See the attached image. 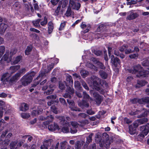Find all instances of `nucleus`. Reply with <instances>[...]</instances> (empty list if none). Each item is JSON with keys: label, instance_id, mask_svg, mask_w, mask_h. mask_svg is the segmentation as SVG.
<instances>
[{"label": "nucleus", "instance_id": "obj_7", "mask_svg": "<svg viewBox=\"0 0 149 149\" xmlns=\"http://www.w3.org/2000/svg\"><path fill=\"white\" fill-rule=\"evenodd\" d=\"M90 92L91 93H93V96L95 98L97 104H100L102 101V97L97 93L94 92L93 91H91Z\"/></svg>", "mask_w": 149, "mask_h": 149}, {"label": "nucleus", "instance_id": "obj_53", "mask_svg": "<svg viewBox=\"0 0 149 149\" xmlns=\"http://www.w3.org/2000/svg\"><path fill=\"white\" fill-rule=\"evenodd\" d=\"M47 19L45 17L44 20L41 22L40 24L42 26H44L47 24Z\"/></svg>", "mask_w": 149, "mask_h": 149}, {"label": "nucleus", "instance_id": "obj_21", "mask_svg": "<svg viewBox=\"0 0 149 149\" xmlns=\"http://www.w3.org/2000/svg\"><path fill=\"white\" fill-rule=\"evenodd\" d=\"M10 76V74L8 73H6L3 74L1 77V80L3 82L8 81Z\"/></svg>", "mask_w": 149, "mask_h": 149}, {"label": "nucleus", "instance_id": "obj_38", "mask_svg": "<svg viewBox=\"0 0 149 149\" xmlns=\"http://www.w3.org/2000/svg\"><path fill=\"white\" fill-rule=\"evenodd\" d=\"M32 48V47L31 45L27 46L25 51V54L26 55H28L29 54L30 52L31 51Z\"/></svg>", "mask_w": 149, "mask_h": 149}, {"label": "nucleus", "instance_id": "obj_48", "mask_svg": "<svg viewBox=\"0 0 149 149\" xmlns=\"http://www.w3.org/2000/svg\"><path fill=\"white\" fill-rule=\"evenodd\" d=\"M67 142L66 141H63L60 143L61 149H65V146L66 145Z\"/></svg>", "mask_w": 149, "mask_h": 149}, {"label": "nucleus", "instance_id": "obj_8", "mask_svg": "<svg viewBox=\"0 0 149 149\" xmlns=\"http://www.w3.org/2000/svg\"><path fill=\"white\" fill-rule=\"evenodd\" d=\"M112 142V140L111 139H108L104 140L102 141H101L100 143V146L102 148L104 146L107 148L109 147L111 143Z\"/></svg>", "mask_w": 149, "mask_h": 149}, {"label": "nucleus", "instance_id": "obj_46", "mask_svg": "<svg viewBox=\"0 0 149 149\" xmlns=\"http://www.w3.org/2000/svg\"><path fill=\"white\" fill-rule=\"evenodd\" d=\"M72 14L71 9L70 8H68L66 12L65 15L67 16L68 17L70 16Z\"/></svg>", "mask_w": 149, "mask_h": 149}, {"label": "nucleus", "instance_id": "obj_4", "mask_svg": "<svg viewBox=\"0 0 149 149\" xmlns=\"http://www.w3.org/2000/svg\"><path fill=\"white\" fill-rule=\"evenodd\" d=\"M140 130L141 132L139 136L141 138H143L149 132V124L147 123L145 125L141 126Z\"/></svg>", "mask_w": 149, "mask_h": 149}, {"label": "nucleus", "instance_id": "obj_10", "mask_svg": "<svg viewBox=\"0 0 149 149\" xmlns=\"http://www.w3.org/2000/svg\"><path fill=\"white\" fill-rule=\"evenodd\" d=\"M67 101L70 105V108L71 110L75 111H80V109L75 106L74 103L73 101L67 99Z\"/></svg>", "mask_w": 149, "mask_h": 149}, {"label": "nucleus", "instance_id": "obj_58", "mask_svg": "<svg viewBox=\"0 0 149 149\" xmlns=\"http://www.w3.org/2000/svg\"><path fill=\"white\" fill-rule=\"evenodd\" d=\"M71 124L72 126L74 128L78 127L79 125L76 122H72L71 123Z\"/></svg>", "mask_w": 149, "mask_h": 149}, {"label": "nucleus", "instance_id": "obj_17", "mask_svg": "<svg viewBox=\"0 0 149 149\" xmlns=\"http://www.w3.org/2000/svg\"><path fill=\"white\" fill-rule=\"evenodd\" d=\"M56 95H49L47 96V99L51 100L50 101L47 102V104L48 106H51L53 103L54 100L56 99Z\"/></svg>", "mask_w": 149, "mask_h": 149}, {"label": "nucleus", "instance_id": "obj_32", "mask_svg": "<svg viewBox=\"0 0 149 149\" xmlns=\"http://www.w3.org/2000/svg\"><path fill=\"white\" fill-rule=\"evenodd\" d=\"M83 97L84 98L87 99L89 101H91L93 100V99L90 97L89 95L85 92H83Z\"/></svg>", "mask_w": 149, "mask_h": 149}, {"label": "nucleus", "instance_id": "obj_33", "mask_svg": "<svg viewBox=\"0 0 149 149\" xmlns=\"http://www.w3.org/2000/svg\"><path fill=\"white\" fill-rule=\"evenodd\" d=\"M107 48L108 54L109 56H110L111 54H113V51H114V50H115V49L112 45H110L109 46L107 47Z\"/></svg>", "mask_w": 149, "mask_h": 149}, {"label": "nucleus", "instance_id": "obj_61", "mask_svg": "<svg viewBox=\"0 0 149 149\" xmlns=\"http://www.w3.org/2000/svg\"><path fill=\"white\" fill-rule=\"evenodd\" d=\"M68 92L70 94H72L74 93V90L73 88H72L70 87H69L68 88Z\"/></svg>", "mask_w": 149, "mask_h": 149}, {"label": "nucleus", "instance_id": "obj_55", "mask_svg": "<svg viewBox=\"0 0 149 149\" xmlns=\"http://www.w3.org/2000/svg\"><path fill=\"white\" fill-rule=\"evenodd\" d=\"M142 65L144 66H149V61L146 60L143 61L142 63Z\"/></svg>", "mask_w": 149, "mask_h": 149}, {"label": "nucleus", "instance_id": "obj_50", "mask_svg": "<svg viewBox=\"0 0 149 149\" xmlns=\"http://www.w3.org/2000/svg\"><path fill=\"white\" fill-rule=\"evenodd\" d=\"M51 111L55 113L56 114L58 113V111L56 108L55 106H53L51 107Z\"/></svg>", "mask_w": 149, "mask_h": 149}, {"label": "nucleus", "instance_id": "obj_42", "mask_svg": "<svg viewBox=\"0 0 149 149\" xmlns=\"http://www.w3.org/2000/svg\"><path fill=\"white\" fill-rule=\"evenodd\" d=\"M5 48L3 46H1L0 47V58L3 54Z\"/></svg>", "mask_w": 149, "mask_h": 149}, {"label": "nucleus", "instance_id": "obj_27", "mask_svg": "<svg viewBox=\"0 0 149 149\" xmlns=\"http://www.w3.org/2000/svg\"><path fill=\"white\" fill-rule=\"evenodd\" d=\"M20 68L19 65H15L12 66L10 67V70H11V74L16 71Z\"/></svg>", "mask_w": 149, "mask_h": 149}, {"label": "nucleus", "instance_id": "obj_45", "mask_svg": "<svg viewBox=\"0 0 149 149\" xmlns=\"http://www.w3.org/2000/svg\"><path fill=\"white\" fill-rule=\"evenodd\" d=\"M61 7V6L60 5H59L57 7L56 9L55 10L54 13L55 16H58V15Z\"/></svg>", "mask_w": 149, "mask_h": 149}, {"label": "nucleus", "instance_id": "obj_56", "mask_svg": "<svg viewBox=\"0 0 149 149\" xmlns=\"http://www.w3.org/2000/svg\"><path fill=\"white\" fill-rule=\"evenodd\" d=\"M81 83L82 84L83 86V87L86 90H89V88L87 86V84L85 83V82L84 81H81Z\"/></svg>", "mask_w": 149, "mask_h": 149}, {"label": "nucleus", "instance_id": "obj_26", "mask_svg": "<svg viewBox=\"0 0 149 149\" xmlns=\"http://www.w3.org/2000/svg\"><path fill=\"white\" fill-rule=\"evenodd\" d=\"M136 128L134 127L132 125L129 126V132L131 135H133L135 133Z\"/></svg>", "mask_w": 149, "mask_h": 149}, {"label": "nucleus", "instance_id": "obj_49", "mask_svg": "<svg viewBox=\"0 0 149 149\" xmlns=\"http://www.w3.org/2000/svg\"><path fill=\"white\" fill-rule=\"evenodd\" d=\"M140 99H139L137 98H135L131 100V102L133 104L136 103L138 102L139 104H140L139 100Z\"/></svg>", "mask_w": 149, "mask_h": 149}, {"label": "nucleus", "instance_id": "obj_40", "mask_svg": "<svg viewBox=\"0 0 149 149\" xmlns=\"http://www.w3.org/2000/svg\"><path fill=\"white\" fill-rule=\"evenodd\" d=\"M100 74L101 77L104 79H106L107 77V74L103 71H101L100 72Z\"/></svg>", "mask_w": 149, "mask_h": 149}, {"label": "nucleus", "instance_id": "obj_59", "mask_svg": "<svg viewBox=\"0 0 149 149\" xmlns=\"http://www.w3.org/2000/svg\"><path fill=\"white\" fill-rule=\"evenodd\" d=\"M133 126L136 128L139 125H140L139 122H138V120L135 121L132 125Z\"/></svg>", "mask_w": 149, "mask_h": 149}, {"label": "nucleus", "instance_id": "obj_19", "mask_svg": "<svg viewBox=\"0 0 149 149\" xmlns=\"http://www.w3.org/2000/svg\"><path fill=\"white\" fill-rule=\"evenodd\" d=\"M7 25L3 23H1L0 24V33L3 34L7 28Z\"/></svg>", "mask_w": 149, "mask_h": 149}, {"label": "nucleus", "instance_id": "obj_11", "mask_svg": "<svg viewBox=\"0 0 149 149\" xmlns=\"http://www.w3.org/2000/svg\"><path fill=\"white\" fill-rule=\"evenodd\" d=\"M81 28L84 30L81 31V32L84 33H86L88 32L91 28V26L89 24H86V23L84 22H82L81 25Z\"/></svg>", "mask_w": 149, "mask_h": 149}, {"label": "nucleus", "instance_id": "obj_23", "mask_svg": "<svg viewBox=\"0 0 149 149\" xmlns=\"http://www.w3.org/2000/svg\"><path fill=\"white\" fill-rule=\"evenodd\" d=\"M45 73L46 71H45V70H44V71L41 70L39 75L37 77L36 79L38 80L39 79H43L46 76Z\"/></svg>", "mask_w": 149, "mask_h": 149}, {"label": "nucleus", "instance_id": "obj_28", "mask_svg": "<svg viewBox=\"0 0 149 149\" xmlns=\"http://www.w3.org/2000/svg\"><path fill=\"white\" fill-rule=\"evenodd\" d=\"M5 104L4 102L3 101H0V109L4 110V111H6V114H8L9 113L8 111H6V107L4 106Z\"/></svg>", "mask_w": 149, "mask_h": 149}, {"label": "nucleus", "instance_id": "obj_39", "mask_svg": "<svg viewBox=\"0 0 149 149\" xmlns=\"http://www.w3.org/2000/svg\"><path fill=\"white\" fill-rule=\"evenodd\" d=\"M80 73L81 75L84 78L86 77L88 74V72H87L86 70H81L80 72Z\"/></svg>", "mask_w": 149, "mask_h": 149}, {"label": "nucleus", "instance_id": "obj_43", "mask_svg": "<svg viewBox=\"0 0 149 149\" xmlns=\"http://www.w3.org/2000/svg\"><path fill=\"white\" fill-rule=\"evenodd\" d=\"M8 54L7 52H6V53L3 56L2 58L4 60V61H6L8 59V60L9 61H11V58H8Z\"/></svg>", "mask_w": 149, "mask_h": 149}, {"label": "nucleus", "instance_id": "obj_25", "mask_svg": "<svg viewBox=\"0 0 149 149\" xmlns=\"http://www.w3.org/2000/svg\"><path fill=\"white\" fill-rule=\"evenodd\" d=\"M146 84L147 82L145 81H138L137 84L136 85V87L139 88L141 86L145 85Z\"/></svg>", "mask_w": 149, "mask_h": 149}, {"label": "nucleus", "instance_id": "obj_3", "mask_svg": "<svg viewBox=\"0 0 149 149\" xmlns=\"http://www.w3.org/2000/svg\"><path fill=\"white\" fill-rule=\"evenodd\" d=\"M57 118L60 120L61 124H63L64 125L62 128H60L61 130L64 133H68L70 131V125L65 120V118L63 116H58Z\"/></svg>", "mask_w": 149, "mask_h": 149}, {"label": "nucleus", "instance_id": "obj_35", "mask_svg": "<svg viewBox=\"0 0 149 149\" xmlns=\"http://www.w3.org/2000/svg\"><path fill=\"white\" fill-rule=\"evenodd\" d=\"M41 20V19H39L36 21H32V23L33 25L35 27H40L39 23Z\"/></svg>", "mask_w": 149, "mask_h": 149}, {"label": "nucleus", "instance_id": "obj_14", "mask_svg": "<svg viewBox=\"0 0 149 149\" xmlns=\"http://www.w3.org/2000/svg\"><path fill=\"white\" fill-rule=\"evenodd\" d=\"M111 63L115 67L118 66V65H120V60L117 58H115L113 55L111 56Z\"/></svg>", "mask_w": 149, "mask_h": 149}, {"label": "nucleus", "instance_id": "obj_54", "mask_svg": "<svg viewBox=\"0 0 149 149\" xmlns=\"http://www.w3.org/2000/svg\"><path fill=\"white\" fill-rule=\"evenodd\" d=\"M96 64L99 67L102 69H104V68L103 64L99 61H98Z\"/></svg>", "mask_w": 149, "mask_h": 149}, {"label": "nucleus", "instance_id": "obj_34", "mask_svg": "<svg viewBox=\"0 0 149 149\" xmlns=\"http://www.w3.org/2000/svg\"><path fill=\"white\" fill-rule=\"evenodd\" d=\"M66 80L68 82L70 86H71L72 85L73 81L71 76L70 75L68 76L67 77Z\"/></svg>", "mask_w": 149, "mask_h": 149}, {"label": "nucleus", "instance_id": "obj_1", "mask_svg": "<svg viewBox=\"0 0 149 149\" xmlns=\"http://www.w3.org/2000/svg\"><path fill=\"white\" fill-rule=\"evenodd\" d=\"M129 72L132 74H136L138 77H145L148 74L149 75V71L142 70L139 65L134 66L129 70Z\"/></svg>", "mask_w": 149, "mask_h": 149}, {"label": "nucleus", "instance_id": "obj_20", "mask_svg": "<svg viewBox=\"0 0 149 149\" xmlns=\"http://www.w3.org/2000/svg\"><path fill=\"white\" fill-rule=\"evenodd\" d=\"M78 105L82 109H84L85 107H88L89 106V104L84 101L79 102Z\"/></svg>", "mask_w": 149, "mask_h": 149}, {"label": "nucleus", "instance_id": "obj_44", "mask_svg": "<svg viewBox=\"0 0 149 149\" xmlns=\"http://www.w3.org/2000/svg\"><path fill=\"white\" fill-rule=\"evenodd\" d=\"M86 66L90 68L95 69V70L96 71L97 70L96 67L93 65L91 63H87L86 64Z\"/></svg>", "mask_w": 149, "mask_h": 149}, {"label": "nucleus", "instance_id": "obj_15", "mask_svg": "<svg viewBox=\"0 0 149 149\" xmlns=\"http://www.w3.org/2000/svg\"><path fill=\"white\" fill-rule=\"evenodd\" d=\"M143 111L144 112V113H143L142 115L139 116H138L137 117H140L142 116H145L147 115L148 113H149V111H145L144 109H143V110L141 111L139 110H137L134 112H132L131 113H130V114L132 115H136V114H139L141 113H142Z\"/></svg>", "mask_w": 149, "mask_h": 149}, {"label": "nucleus", "instance_id": "obj_24", "mask_svg": "<svg viewBox=\"0 0 149 149\" xmlns=\"http://www.w3.org/2000/svg\"><path fill=\"white\" fill-rule=\"evenodd\" d=\"M29 108L28 106L25 103H24L21 104L20 107V109L22 111H25Z\"/></svg>", "mask_w": 149, "mask_h": 149}, {"label": "nucleus", "instance_id": "obj_13", "mask_svg": "<svg viewBox=\"0 0 149 149\" xmlns=\"http://www.w3.org/2000/svg\"><path fill=\"white\" fill-rule=\"evenodd\" d=\"M39 119L40 120H47V121L44 122L43 123L45 125H47L49 123V122H52L53 121V117L52 115H50V116H47L46 118L43 116H40Z\"/></svg>", "mask_w": 149, "mask_h": 149}, {"label": "nucleus", "instance_id": "obj_63", "mask_svg": "<svg viewBox=\"0 0 149 149\" xmlns=\"http://www.w3.org/2000/svg\"><path fill=\"white\" fill-rule=\"evenodd\" d=\"M59 101L63 105H66V104L64 98H59Z\"/></svg>", "mask_w": 149, "mask_h": 149}, {"label": "nucleus", "instance_id": "obj_16", "mask_svg": "<svg viewBox=\"0 0 149 149\" xmlns=\"http://www.w3.org/2000/svg\"><path fill=\"white\" fill-rule=\"evenodd\" d=\"M53 85H50L49 86V87H48L47 86H44L42 88L43 90H45L47 89L48 88L47 91L44 92V93H46L47 95H49L53 92L54 89L53 88Z\"/></svg>", "mask_w": 149, "mask_h": 149}, {"label": "nucleus", "instance_id": "obj_18", "mask_svg": "<svg viewBox=\"0 0 149 149\" xmlns=\"http://www.w3.org/2000/svg\"><path fill=\"white\" fill-rule=\"evenodd\" d=\"M48 129L51 131H53L56 129L60 130L59 127L57 124L54 123L53 124L50 125L48 126Z\"/></svg>", "mask_w": 149, "mask_h": 149}, {"label": "nucleus", "instance_id": "obj_30", "mask_svg": "<svg viewBox=\"0 0 149 149\" xmlns=\"http://www.w3.org/2000/svg\"><path fill=\"white\" fill-rule=\"evenodd\" d=\"M53 141V140L51 139H49L47 140H45L43 143L47 147L50 146L51 144V143Z\"/></svg>", "mask_w": 149, "mask_h": 149}, {"label": "nucleus", "instance_id": "obj_47", "mask_svg": "<svg viewBox=\"0 0 149 149\" xmlns=\"http://www.w3.org/2000/svg\"><path fill=\"white\" fill-rule=\"evenodd\" d=\"M74 84L75 88L79 89H80V84L79 81H75Z\"/></svg>", "mask_w": 149, "mask_h": 149}, {"label": "nucleus", "instance_id": "obj_9", "mask_svg": "<svg viewBox=\"0 0 149 149\" xmlns=\"http://www.w3.org/2000/svg\"><path fill=\"white\" fill-rule=\"evenodd\" d=\"M128 14L126 19L130 20L134 19L139 16L137 13L134 12L132 10L129 12Z\"/></svg>", "mask_w": 149, "mask_h": 149}, {"label": "nucleus", "instance_id": "obj_36", "mask_svg": "<svg viewBox=\"0 0 149 149\" xmlns=\"http://www.w3.org/2000/svg\"><path fill=\"white\" fill-rule=\"evenodd\" d=\"M93 135V134L92 133L90 134L89 136L87 137V140L86 141V145H88L92 140V137Z\"/></svg>", "mask_w": 149, "mask_h": 149}, {"label": "nucleus", "instance_id": "obj_51", "mask_svg": "<svg viewBox=\"0 0 149 149\" xmlns=\"http://www.w3.org/2000/svg\"><path fill=\"white\" fill-rule=\"evenodd\" d=\"M21 117L23 118H28L30 116V115L29 113H23L21 114Z\"/></svg>", "mask_w": 149, "mask_h": 149}, {"label": "nucleus", "instance_id": "obj_64", "mask_svg": "<svg viewBox=\"0 0 149 149\" xmlns=\"http://www.w3.org/2000/svg\"><path fill=\"white\" fill-rule=\"evenodd\" d=\"M59 1V0H51L50 1L53 5L55 6L58 3Z\"/></svg>", "mask_w": 149, "mask_h": 149}, {"label": "nucleus", "instance_id": "obj_37", "mask_svg": "<svg viewBox=\"0 0 149 149\" xmlns=\"http://www.w3.org/2000/svg\"><path fill=\"white\" fill-rule=\"evenodd\" d=\"M65 85H67L65 82V81L63 82L60 81L59 83V88L61 89H63L65 88Z\"/></svg>", "mask_w": 149, "mask_h": 149}, {"label": "nucleus", "instance_id": "obj_31", "mask_svg": "<svg viewBox=\"0 0 149 149\" xmlns=\"http://www.w3.org/2000/svg\"><path fill=\"white\" fill-rule=\"evenodd\" d=\"M48 32L49 34H50L53 29V24L52 22H49L48 23Z\"/></svg>", "mask_w": 149, "mask_h": 149}, {"label": "nucleus", "instance_id": "obj_22", "mask_svg": "<svg viewBox=\"0 0 149 149\" xmlns=\"http://www.w3.org/2000/svg\"><path fill=\"white\" fill-rule=\"evenodd\" d=\"M84 141H77L75 145V149H80L81 146L84 144Z\"/></svg>", "mask_w": 149, "mask_h": 149}, {"label": "nucleus", "instance_id": "obj_12", "mask_svg": "<svg viewBox=\"0 0 149 149\" xmlns=\"http://www.w3.org/2000/svg\"><path fill=\"white\" fill-rule=\"evenodd\" d=\"M77 0H76L74 1L70 2V6L74 9L78 10L80 8L81 5L79 3L77 2Z\"/></svg>", "mask_w": 149, "mask_h": 149}, {"label": "nucleus", "instance_id": "obj_2", "mask_svg": "<svg viewBox=\"0 0 149 149\" xmlns=\"http://www.w3.org/2000/svg\"><path fill=\"white\" fill-rule=\"evenodd\" d=\"M35 72H32L24 75L22 78V85L26 86L30 84L32 81L33 77L35 75Z\"/></svg>", "mask_w": 149, "mask_h": 149}, {"label": "nucleus", "instance_id": "obj_60", "mask_svg": "<svg viewBox=\"0 0 149 149\" xmlns=\"http://www.w3.org/2000/svg\"><path fill=\"white\" fill-rule=\"evenodd\" d=\"M131 58H135L138 56V54H132L129 56Z\"/></svg>", "mask_w": 149, "mask_h": 149}, {"label": "nucleus", "instance_id": "obj_5", "mask_svg": "<svg viewBox=\"0 0 149 149\" xmlns=\"http://www.w3.org/2000/svg\"><path fill=\"white\" fill-rule=\"evenodd\" d=\"M26 72V69L24 68H22L20 71L19 72L17 73L14 75L10 80V83H13L16 81L21 76V74H24Z\"/></svg>", "mask_w": 149, "mask_h": 149}, {"label": "nucleus", "instance_id": "obj_6", "mask_svg": "<svg viewBox=\"0 0 149 149\" xmlns=\"http://www.w3.org/2000/svg\"><path fill=\"white\" fill-rule=\"evenodd\" d=\"M95 80L93 82V88L98 91L101 93H102L103 91L102 89L100 88V85L99 83L100 82V79L98 78L95 77Z\"/></svg>", "mask_w": 149, "mask_h": 149}, {"label": "nucleus", "instance_id": "obj_52", "mask_svg": "<svg viewBox=\"0 0 149 149\" xmlns=\"http://www.w3.org/2000/svg\"><path fill=\"white\" fill-rule=\"evenodd\" d=\"M21 57L20 56H17L15 60L14 61V64H16L18 63L20 60Z\"/></svg>", "mask_w": 149, "mask_h": 149}, {"label": "nucleus", "instance_id": "obj_29", "mask_svg": "<svg viewBox=\"0 0 149 149\" xmlns=\"http://www.w3.org/2000/svg\"><path fill=\"white\" fill-rule=\"evenodd\" d=\"M140 104H144L145 103H149V97H146L141 99L139 100Z\"/></svg>", "mask_w": 149, "mask_h": 149}, {"label": "nucleus", "instance_id": "obj_62", "mask_svg": "<svg viewBox=\"0 0 149 149\" xmlns=\"http://www.w3.org/2000/svg\"><path fill=\"white\" fill-rule=\"evenodd\" d=\"M79 116L81 117L84 118H86V117L88 116L85 113H80L78 115Z\"/></svg>", "mask_w": 149, "mask_h": 149}, {"label": "nucleus", "instance_id": "obj_41", "mask_svg": "<svg viewBox=\"0 0 149 149\" xmlns=\"http://www.w3.org/2000/svg\"><path fill=\"white\" fill-rule=\"evenodd\" d=\"M148 121V119L146 118H144L138 120V122H139L140 125L144 124Z\"/></svg>", "mask_w": 149, "mask_h": 149}, {"label": "nucleus", "instance_id": "obj_57", "mask_svg": "<svg viewBox=\"0 0 149 149\" xmlns=\"http://www.w3.org/2000/svg\"><path fill=\"white\" fill-rule=\"evenodd\" d=\"M65 25V22H64L61 23L60 24V27L59 28V30H61L63 29Z\"/></svg>", "mask_w": 149, "mask_h": 149}]
</instances>
